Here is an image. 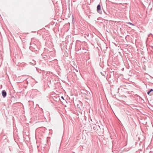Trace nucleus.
Wrapping results in <instances>:
<instances>
[{"label": "nucleus", "mask_w": 153, "mask_h": 153, "mask_svg": "<svg viewBox=\"0 0 153 153\" xmlns=\"http://www.w3.org/2000/svg\"><path fill=\"white\" fill-rule=\"evenodd\" d=\"M91 128H93L98 134H101L100 128L99 126L96 124H93L91 126Z\"/></svg>", "instance_id": "nucleus-1"}, {"label": "nucleus", "mask_w": 153, "mask_h": 153, "mask_svg": "<svg viewBox=\"0 0 153 153\" xmlns=\"http://www.w3.org/2000/svg\"><path fill=\"white\" fill-rule=\"evenodd\" d=\"M101 7L100 4H98L97 7V12L100 14L102 13V11L101 10Z\"/></svg>", "instance_id": "nucleus-2"}, {"label": "nucleus", "mask_w": 153, "mask_h": 153, "mask_svg": "<svg viewBox=\"0 0 153 153\" xmlns=\"http://www.w3.org/2000/svg\"><path fill=\"white\" fill-rule=\"evenodd\" d=\"M1 94L2 96L4 98L6 97L7 95V93L6 91H5V90H3L2 91Z\"/></svg>", "instance_id": "nucleus-3"}, {"label": "nucleus", "mask_w": 153, "mask_h": 153, "mask_svg": "<svg viewBox=\"0 0 153 153\" xmlns=\"http://www.w3.org/2000/svg\"><path fill=\"white\" fill-rule=\"evenodd\" d=\"M73 72L75 74H76V73H78V71L77 70L75 69V68H74L73 70Z\"/></svg>", "instance_id": "nucleus-4"}, {"label": "nucleus", "mask_w": 153, "mask_h": 153, "mask_svg": "<svg viewBox=\"0 0 153 153\" xmlns=\"http://www.w3.org/2000/svg\"><path fill=\"white\" fill-rule=\"evenodd\" d=\"M152 91H153V89H151L149 91L147 92V94L148 95H149V94H150V93H151V92H152Z\"/></svg>", "instance_id": "nucleus-5"}, {"label": "nucleus", "mask_w": 153, "mask_h": 153, "mask_svg": "<svg viewBox=\"0 0 153 153\" xmlns=\"http://www.w3.org/2000/svg\"><path fill=\"white\" fill-rule=\"evenodd\" d=\"M61 98L63 99H64V97L63 96L61 97Z\"/></svg>", "instance_id": "nucleus-6"}, {"label": "nucleus", "mask_w": 153, "mask_h": 153, "mask_svg": "<svg viewBox=\"0 0 153 153\" xmlns=\"http://www.w3.org/2000/svg\"><path fill=\"white\" fill-rule=\"evenodd\" d=\"M130 23V24H131V25H133L132 23Z\"/></svg>", "instance_id": "nucleus-7"}]
</instances>
